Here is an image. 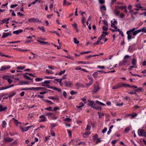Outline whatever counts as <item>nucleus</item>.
<instances>
[{
  "label": "nucleus",
  "mask_w": 146,
  "mask_h": 146,
  "mask_svg": "<svg viewBox=\"0 0 146 146\" xmlns=\"http://www.w3.org/2000/svg\"><path fill=\"white\" fill-rule=\"evenodd\" d=\"M101 11L102 12L103 11H106V7L104 5H103L100 7Z\"/></svg>",
  "instance_id": "nucleus-24"
},
{
  "label": "nucleus",
  "mask_w": 146,
  "mask_h": 146,
  "mask_svg": "<svg viewBox=\"0 0 146 146\" xmlns=\"http://www.w3.org/2000/svg\"><path fill=\"white\" fill-rule=\"evenodd\" d=\"M100 89L98 86H95L94 89L92 90V92L94 93H96L98 92Z\"/></svg>",
  "instance_id": "nucleus-7"
},
{
  "label": "nucleus",
  "mask_w": 146,
  "mask_h": 146,
  "mask_svg": "<svg viewBox=\"0 0 146 146\" xmlns=\"http://www.w3.org/2000/svg\"><path fill=\"white\" fill-rule=\"evenodd\" d=\"M129 67H130L129 68H128V70L129 71H130L132 70V68H137V66H134L133 65L132 66H130Z\"/></svg>",
  "instance_id": "nucleus-52"
},
{
  "label": "nucleus",
  "mask_w": 146,
  "mask_h": 146,
  "mask_svg": "<svg viewBox=\"0 0 146 146\" xmlns=\"http://www.w3.org/2000/svg\"><path fill=\"white\" fill-rule=\"evenodd\" d=\"M37 42H40L41 43V44H47V42H44L43 41H41L40 40H37Z\"/></svg>",
  "instance_id": "nucleus-51"
},
{
  "label": "nucleus",
  "mask_w": 146,
  "mask_h": 146,
  "mask_svg": "<svg viewBox=\"0 0 146 146\" xmlns=\"http://www.w3.org/2000/svg\"><path fill=\"white\" fill-rule=\"evenodd\" d=\"M142 90V89L141 88H137L136 89L134 90L135 92H137V91H140L141 90Z\"/></svg>",
  "instance_id": "nucleus-60"
},
{
  "label": "nucleus",
  "mask_w": 146,
  "mask_h": 146,
  "mask_svg": "<svg viewBox=\"0 0 146 146\" xmlns=\"http://www.w3.org/2000/svg\"><path fill=\"white\" fill-rule=\"evenodd\" d=\"M23 76L26 79L29 80H31L32 79L29 76H27L25 74H23Z\"/></svg>",
  "instance_id": "nucleus-33"
},
{
  "label": "nucleus",
  "mask_w": 146,
  "mask_h": 146,
  "mask_svg": "<svg viewBox=\"0 0 146 146\" xmlns=\"http://www.w3.org/2000/svg\"><path fill=\"white\" fill-rule=\"evenodd\" d=\"M66 72V70H64L63 71H61L58 74V75H61L62 74H64Z\"/></svg>",
  "instance_id": "nucleus-50"
},
{
  "label": "nucleus",
  "mask_w": 146,
  "mask_h": 146,
  "mask_svg": "<svg viewBox=\"0 0 146 146\" xmlns=\"http://www.w3.org/2000/svg\"><path fill=\"white\" fill-rule=\"evenodd\" d=\"M43 100L46 102V103L49 104H53L54 103L52 102L51 101L49 100H45V99H43Z\"/></svg>",
  "instance_id": "nucleus-30"
},
{
  "label": "nucleus",
  "mask_w": 146,
  "mask_h": 146,
  "mask_svg": "<svg viewBox=\"0 0 146 146\" xmlns=\"http://www.w3.org/2000/svg\"><path fill=\"white\" fill-rule=\"evenodd\" d=\"M10 67H11L10 66H2L0 69V70L1 71H2L4 70H5L10 68Z\"/></svg>",
  "instance_id": "nucleus-13"
},
{
  "label": "nucleus",
  "mask_w": 146,
  "mask_h": 146,
  "mask_svg": "<svg viewBox=\"0 0 146 146\" xmlns=\"http://www.w3.org/2000/svg\"><path fill=\"white\" fill-rule=\"evenodd\" d=\"M23 32V30L21 29H19L18 30L14 31L13 32V33L14 34H16L17 35H18L20 33H21Z\"/></svg>",
  "instance_id": "nucleus-15"
},
{
  "label": "nucleus",
  "mask_w": 146,
  "mask_h": 146,
  "mask_svg": "<svg viewBox=\"0 0 146 146\" xmlns=\"http://www.w3.org/2000/svg\"><path fill=\"white\" fill-rule=\"evenodd\" d=\"M137 63V59L134 58H133L131 61V63L132 64V65L135 66H137L136 64Z\"/></svg>",
  "instance_id": "nucleus-12"
},
{
  "label": "nucleus",
  "mask_w": 146,
  "mask_h": 146,
  "mask_svg": "<svg viewBox=\"0 0 146 146\" xmlns=\"http://www.w3.org/2000/svg\"><path fill=\"white\" fill-rule=\"evenodd\" d=\"M93 108L96 110H101L102 109L101 107L100 106H95L93 107Z\"/></svg>",
  "instance_id": "nucleus-28"
},
{
  "label": "nucleus",
  "mask_w": 146,
  "mask_h": 146,
  "mask_svg": "<svg viewBox=\"0 0 146 146\" xmlns=\"http://www.w3.org/2000/svg\"><path fill=\"white\" fill-rule=\"evenodd\" d=\"M107 130V128L105 127L104 129H103L102 131V133H105Z\"/></svg>",
  "instance_id": "nucleus-64"
},
{
  "label": "nucleus",
  "mask_w": 146,
  "mask_h": 146,
  "mask_svg": "<svg viewBox=\"0 0 146 146\" xmlns=\"http://www.w3.org/2000/svg\"><path fill=\"white\" fill-rule=\"evenodd\" d=\"M91 126L89 124H88L87 125V127L86 128V130H90L91 129Z\"/></svg>",
  "instance_id": "nucleus-41"
},
{
  "label": "nucleus",
  "mask_w": 146,
  "mask_h": 146,
  "mask_svg": "<svg viewBox=\"0 0 146 146\" xmlns=\"http://www.w3.org/2000/svg\"><path fill=\"white\" fill-rule=\"evenodd\" d=\"M125 16L124 14L123 13H121L119 15V17L121 19H123Z\"/></svg>",
  "instance_id": "nucleus-54"
},
{
  "label": "nucleus",
  "mask_w": 146,
  "mask_h": 146,
  "mask_svg": "<svg viewBox=\"0 0 146 146\" xmlns=\"http://www.w3.org/2000/svg\"><path fill=\"white\" fill-rule=\"evenodd\" d=\"M6 122L5 121H3L2 122V127L3 128H5L6 127Z\"/></svg>",
  "instance_id": "nucleus-39"
},
{
  "label": "nucleus",
  "mask_w": 146,
  "mask_h": 146,
  "mask_svg": "<svg viewBox=\"0 0 146 146\" xmlns=\"http://www.w3.org/2000/svg\"><path fill=\"white\" fill-rule=\"evenodd\" d=\"M46 73L48 74H53V72L52 71L49 70H48V69L46 70Z\"/></svg>",
  "instance_id": "nucleus-34"
},
{
  "label": "nucleus",
  "mask_w": 146,
  "mask_h": 146,
  "mask_svg": "<svg viewBox=\"0 0 146 146\" xmlns=\"http://www.w3.org/2000/svg\"><path fill=\"white\" fill-rule=\"evenodd\" d=\"M99 55H89V56H86V58L87 59H88L91 57H95L96 56H98Z\"/></svg>",
  "instance_id": "nucleus-35"
},
{
  "label": "nucleus",
  "mask_w": 146,
  "mask_h": 146,
  "mask_svg": "<svg viewBox=\"0 0 146 146\" xmlns=\"http://www.w3.org/2000/svg\"><path fill=\"white\" fill-rule=\"evenodd\" d=\"M78 64H90L88 62H83V61H79L78 62Z\"/></svg>",
  "instance_id": "nucleus-38"
},
{
  "label": "nucleus",
  "mask_w": 146,
  "mask_h": 146,
  "mask_svg": "<svg viewBox=\"0 0 146 146\" xmlns=\"http://www.w3.org/2000/svg\"><path fill=\"white\" fill-rule=\"evenodd\" d=\"M126 34L127 35V38L128 40H129L133 38H135L134 37H133L132 36V33L128 31H127Z\"/></svg>",
  "instance_id": "nucleus-4"
},
{
  "label": "nucleus",
  "mask_w": 146,
  "mask_h": 146,
  "mask_svg": "<svg viewBox=\"0 0 146 146\" xmlns=\"http://www.w3.org/2000/svg\"><path fill=\"white\" fill-rule=\"evenodd\" d=\"M93 82L90 81L89 83L86 84V85L87 86L89 87L91 85L93 84Z\"/></svg>",
  "instance_id": "nucleus-56"
},
{
  "label": "nucleus",
  "mask_w": 146,
  "mask_h": 146,
  "mask_svg": "<svg viewBox=\"0 0 146 146\" xmlns=\"http://www.w3.org/2000/svg\"><path fill=\"white\" fill-rule=\"evenodd\" d=\"M85 19L86 18L85 17H82V24H84V22H85Z\"/></svg>",
  "instance_id": "nucleus-63"
},
{
  "label": "nucleus",
  "mask_w": 146,
  "mask_h": 146,
  "mask_svg": "<svg viewBox=\"0 0 146 146\" xmlns=\"http://www.w3.org/2000/svg\"><path fill=\"white\" fill-rule=\"evenodd\" d=\"M22 90H36V88H33L32 87L31 88H23L21 89Z\"/></svg>",
  "instance_id": "nucleus-14"
},
{
  "label": "nucleus",
  "mask_w": 146,
  "mask_h": 146,
  "mask_svg": "<svg viewBox=\"0 0 146 146\" xmlns=\"http://www.w3.org/2000/svg\"><path fill=\"white\" fill-rule=\"evenodd\" d=\"M135 7L136 8H135V9L136 10L139 11V10L141 8H142V7L140 6V5L139 4H137L135 5Z\"/></svg>",
  "instance_id": "nucleus-19"
},
{
  "label": "nucleus",
  "mask_w": 146,
  "mask_h": 146,
  "mask_svg": "<svg viewBox=\"0 0 146 146\" xmlns=\"http://www.w3.org/2000/svg\"><path fill=\"white\" fill-rule=\"evenodd\" d=\"M38 29H39V30L42 32H45V29L43 26L41 27H38Z\"/></svg>",
  "instance_id": "nucleus-27"
},
{
  "label": "nucleus",
  "mask_w": 146,
  "mask_h": 146,
  "mask_svg": "<svg viewBox=\"0 0 146 146\" xmlns=\"http://www.w3.org/2000/svg\"><path fill=\"white\" fill-rule=\"evenodd\" d=\"M79 106H76V107L78 108H80L84 106V104L82 102H80L79 103Z\"/></svg>",
  "instance_id": "nucleus-32"
},
{
  "label": "nucleus",
  "mask_w": 146,
  "mask_h": 146,
  "mask_svg": "<svg viewBox=\"0 0 146 146\" xmlns=\"http://www.w3.org/2000/svg\"><path fill=\"white\" fill-rule=\"evenodd\" d=\"M98 113L99 115V118H100L101 117H102L104 115V114L103 113H100L99 112H98Z\"/></svg>",
  "instance_id": "nucleus-36"
},
{
  "label": "nucleus",
  "mask_w": 146,
  "mask_h": 146,
  "mask_svg": "<svg viewBox=\"0 0 146 146\" xmlns=\"http://www.w3.org/2000/svg\"><path fill=\"white\" fill-rule=\"evenodd\" d=\"M45 109L46 110H48V111H53L52 108L50 106H49L48 107L45 108Z\"/></svg>",
  "instance_id": "nucleus-45"
},
{
  "label": "nucleus",
  "mask_w": 146,
  "mask_h": 146,
  "mask_svg": "<svg viewBox=\"0 0 146 146\" xmlns=\"http://www.w3.org/2000/svg\"><path fill=\"white\" fill-rule=\"evenodd\" d=\"M25 68V66H17V69L22 70L24 69Z\"/></svg>",
  "instance_id": "nucleus-44"
},
{
  "label": "nucleus",
  "mask_w": 146,
  "mask_h": 146,
  "mask_svg": "<svg viewBox=\"0 0 146 146\" xmlns=\"http://www.w3.org/2000/svg\"><path fill=\"white\" fill-rule=\"evenodd\" d=\"M88 105L93 108L96 105V104L94 102V101L89 100L88 101Z\"/></svg>",
  "instance_id": "nucleus-5"
},
{
  "label": "nucleus",
  "mask_w": 146,
  "mask_h": 146,
  "mask_svg": "<svg viewBox=\"0 0 146 146\" xmlns=\"http://www.w3.org/2000/svg\"><path fill=\"white\" fill-rule=\"evenodd\" d=\"M31 126H29L25 127H23L22 126L20 128L21 130L23 132H25L27 131L29 128H30Z\"/></svg>",
  "instance_id": "nucleus-6"
},
{
  "label": "nucleus",
  "mask_w": 146,
  "mask_h": 146,
  "mask_svg": "<svg viewBox=\"0 0 146 146\" xmlns=\"http://www.w3.org/2000/svg\"><path fill=\"white\" fill-rule=\"evenodd\" d=\"M74 42L76 44H78L79 43V41L78 40H77V39L76 38H74Z\"/></svg>",
  "instance_id": "nucleus-49"
},
{
  "label": "nucleus",
  "mask_w": 146,
  "mask_h": 146,
  "mask_svg": "<svg viewBox=\"0 0 146 146\" xmlns=\"http://www.w3.org/2000/svg\"><path fill=\"white\" fill-rule=\"evenodd\" d=\"M45 115L48 117V118H50L52 115H54V114L51 113H45Z\"/></svg>",
  "instance_id": "nucleus-25"
},
{
  "label": "nucleus",
  "mask_w": 146,
  "mask_h": 146,
  "mask_svg": "<svg viewBox=\"0 0 146 146\" xmlns=\"http://www.w3.org/2000/svg\"><path fill=\"white\" fill-rule=\"evenodd\" d=\"M119 86L118 84L115 85V86H113L112 87V89H116L117 88H119Z\"/></svg>",
  "instance_id": "nucleus-55"
},
{
  "label": "nucleus",
  "mask_w": 146,
  "mask_h": 146,
  "mask_svg": "<svg viewBox=\"0 0 146 146\" xmlns=\"http://www.w3.org/2000/svg\"><path fill=\"white\" fill-rule=\"evenodd\" d=\"M48 98L49 99H51L52 100H58L59 99L58 98L57 96L53 97V96H49L48 97Z\"/></svg>",
  "instance_id": "nucleus-16"
},
{
  "label": "nucleus",
  "mask_w": 146,
  "mask_h": 146,
  "mask_svg": "<svg viewBox=\"0 0 146 146\" xmlns=\"http://www.w3.org/2000/svg\"><path fill=\"white\" fill-rule=\"evenodd\" d=\"M51 89H52L53 90H55L56 91H57L58 92H61V90L57 88L54 87H52L51 86Z\"/></svg>",
  "instance_id": "nucleus-22"
},
{
  "label": "nucleus",
  "mask_w": 146,
  "mask_h": 146,
  "mask_svg": "<svg viewBox=\"0 0 146 146\" xmlns=\"http://www.w3.org/2000/svg\"><path fill=\"white\" fill-rule=\"evenodd\" d=\"M138 134L139 136L146 137V131L143 129H139L138 131Z\"/></svg>",
  "instance_id": "nucleus-2"
},
{
  "label": "nucleus",
  "mask_w": 146,
  "mask_h": 146,
  "mask_svg": "<svg viewBox=\"0 0 146 146\" xmlns=\"http://www.w3.org/2000/svg\"><path fill=\"white\" fill-rule=\"evenodd\" d=\"M16 94V92H12V93L11 94H9L8 95V97L9 98H11L14 95H15Z\"/></svg>",
  "instance_id": "nucleus-31"
},
{
  "label": "nucleus",
  "mask_w": 146,
  "mask_h": 146,
  "mask_svg": "<svg viewBox=\"0 0 146 146\" xmlns=\"http://www.w3.org/2000/svg\"><path fill=\"white\" fill-rule=\"evenodd\" d=\"M135 29H136V28H133L131 29H130V30H128V31L132 33V32H134V31Z\"/></svg>",
  "instance_id": "nucleus-61"
},
{
  "label": "nucleus",
  "mask_w": 146,
  "mask_h": 146,
  "mask_svg": "<svg viewBox=\"0 0 146 146\" xmlns=\"http://www.w3.org/2000/svg\"><path fill=\"white\" fill-rule=\"evenodd\" d=\"M64 83L65 85V86H66L67 87L70 86L72 84L70 82L66 81Z\"/></svg>",
  "instance_id": "nucleus-21"
},
{
  "label": "nucleus",
  "mask_w": 146,
  "mask_h": 146,
  "mask_svg": "<svg viewBox=\"0 0 146 146\" xmlns=\"http://www.w3.org/2000/svg\"><path fill=\"white\" fill-rule=\"evenodd\" d=\"M129 56L127 55H126L123 58V60L120 61L119 64V65L120 67L124 66L127 62V59L129 57Z\"/></svg>",
  "instance_id": "nucleus-1"
},
{
  "label": "nucleus",
  "mask_w": 146,
  "mask_h": 146,
  "mask_svg": "<svg viewBox=\"0 0 146 146\" xmlns=\"http://www.w3.org/2000/svg\"><path fill=\"white\" fill-rule=\"evenodd\" d=\"M40 119L39 120V122L44 121L46 120V117L43 115H41L39 117Z\"/></svg>",
  "instance_id": "nucleus-11"
},
{
  "label": "nucleus",
  "mask_w": 146,
  "mask_h": 146,
  "mask_svg": "<svg viewBox=\"0 0 146 146\" xmlns=\"http://www.w3.org/2000/svg\"><path fill=\"white\" fill-rule=\"evenodd\" d=\"M7 107H3V106L0 105V111H3L7 109Z\"/></svg>",
  "instance_id": "nucleus-20"
},
{
  "label": "nucleus",
  "mask_w": 146,
  "mask_h": 146,
  "mask_svg": "<svg viewBox=\"0 0 146 146\" xmlns=\"http://www.w3.org/2000/svg\"><path fill=\"white\" fill-rule=\"evenodd\" d=\"M140 31L139 30V29L136 30L133 32L132 34L133 36H136L138 33L140 32Z\"/></svg>",
  "instance_id": "nucleus-26"
},
{
  "label": "nucleus",
  "mask_w": 146,
  "mask_h": 146,
  "mask_svg": "<svg viewBox=\"0 0 146 146\" xmlns=\"http://www.w3.org/2000/svg\"><path fill=\"white\" fill-rule=\"evenodd\" d=\"M137 115V114L136 113H133L131 114H128L127 115V116H131L130 118V119H133L135 117H136Z\"/></svg>",
  "instance_id": "nucleus-9"
},
{
  "label": "nucleus",
  "mask_w": 146,
  "mask_h": 146,
  "mask_svg": "<svg viewBox=\"0 0 146 146\" xmlns=\"http://www.w3.org/2000/svg\"><path fill=\"white\" fill-rule=\"evenodd\" d=\"M98 75V73L97 72H95L92 75L95 80L97 79V76Z\"/></svg>",
  "instance_id": "nucleus-29"
},
{
  "label": "nucleus",
  "mask_w": 146,
  "mask_h": 146,
  "mask_svg": "<svg viewBox=\"0 0 146 146\" xmlns=\"http://www.w3.org/2000/svg\"><path fill=\"white\" fill-rule=\"evenodd\" d=\"M88 79L90 80V81L93 82L94 79L92 76L90 75H88Z\"/></svg>",
  "instance_id": "nucleus-43"
},
{
  "label": "nucleus",
  "mask_w": 146,
  "mask_h": 146,
  "mask_svg": "<svg viewBox=\"0 0 146 146\" xmlns=\"http://www.w3.org/2000/svg\"><path fill=\"white\" fill-rule=\"evenodd\" d=\"M139 30L140 31V32H142L146 33V29L145 27L141 29H139Z\"/></svg>",
  "instance_id": "nucleus-40"
},
{
  "label": "nucleus",
  "mask_w": 146,
  "mask_h": 146,
  "mask_svg": "<svg viewBox=\"0 0 146 146\" xmlns=\"http://www.w3.org/2000/svg\"><path fill=\"white\" fill-rule=\"evenodd\" d=\"M67 131L68 132V135L69 137H72V133H71V131L69 129H67Z\"/></svg>",
  "instance_id": "nucleus-37"
},
{
  "label": "nucleus",
  "mask_w": 146,
  "mask_h": 146,
  "mask_svg": "<svg viewBox=\"0 0 146 146\" xmlns=\"http://www.w3.org/2000/svg\"><path fill=\"white\" fill-rule=\"evenodd\" d=\"M118 84L119 88H121L122 87L126 88V86L127 87L130 86L129 85V84H123L121 83Z\"/></svg>",
  "instance_id": "nucleus-8"
},
{
  "label": "nucleus",
  "mask_w": 146,
  "mask_h": 146,
  "mask_svg": "<svg viewBox=\"0 0 146 146\" xmlns=\"http://www.w3.org/2000/svg\"><path fill=\"white\" fill-rule=\"evenodd\" d=\"M129 127H126L124 131L125 132L128 133L129 130Z\"/></svg>",
  "instance_id": "nucleus-46"
},
{
  "label": "nucleus",
  "mask_w": 146,
  "mask_h": 146,
  "mask_svg": "<svg viewBox=\"0 0 146 146\" xmlns=\"http://www.w3.org/2000/svg\"><path fill=\"white\" fill-rule=\"evenodd\" d=\"M4 140L5 141L7 142H11L13 140V139L11 138L7 137Z\"/></svg>",
  "instance_id": "nucleus-17"
},
{
  "label": "nucleus",
  "mask_w": 146,
  "mask_h": 146,
  "mask_svg": "<svg viewBox=\"0 0 146 146\" xmlns=\"http://www.w3.org/2000/svg\"><path fill=\"white\" fill-rule=\"evenodd\" d=\"M75 86L78 88L80 86H81V85L78 82H77L75 84Z\"/></svg>",
  "instance_id": "nucleus-58"
},
{
  "label": "nucleus",
  "mask_w": 146,
  "mask_h": 146,
  "mask_svg": "<svg viewBox=\"0 0 146 146\" xmlns=\"http://www.w3.org/2000/svg\"><path fill=\"white\" fill-rule=\"evenodd\" d=\"M19 84L23 85V84H29V82L28 81H25L23 80H21L19 82Z\"/></svg>",
  "instance_id": "nucleus-10"
},
{
  "label": "nucleus",
  "mask_w": 146,
  "mask_h": 146,
  "mask_svg": "<svg viewBox=\"0 0 146 146\" xmlns=\"http://www.w3.org/2000/svg\"><path fill=\"white\" fill-rule=\"evenodd\" d=\"M7 34L6 33H3L2 35V38H4L5 37H7Z\"/></svg>",
  "instance_id": "nucleus-48"
},
{
  "label": "nucleus",
  "mask_w": 146,
  "mask_h": 146,
  "mask_svg": "<svg viewBox=\"0 0 146 146\" xmlns=\"http://www.w3.org/2000/svg\"><path fill=\"white\" fill-rule=\"evenodd\" d=\"M97 68H98L103 69H104V68H105V66H104L99 65V66H98Z\"/></svg>",
  "instance_id": "nucleus-53"
},
{
  "label": "nucleus",
  "mask_w": 146,
  "mask_h": 146,
  "mask_svg": "<svg viewBox=\"0 0 146 146\" xmlns=\"http://www.w3.org/2000/svg\"><path fill=\"white\" fill-rule=\"evenodd\" d=\"M114 13L116 15H118L120 13V11L116 10L114 11Z\"/></svg>",
  "instance_id": "nucleus-42"
},
{
  "label": "nucleus",
  "mask_w": 146,
  "mask_h": 146,
  "mask_svg": "<svg viewBox=\"0 0 146 146\" xmlns=\"http://www.w3.org/2000/svg\"><path fill=\"white\" fill-rule=\"evenodd\" d=\"M50 80H45L43 83L45 84H49L50 83Z\"/></svg>",
  "instance_id": "nucleus-57"
},
{
  "label": "nucleus",
  "mask_w": 146,
  "mask_h": 146,
  "mask_svg": "<svg viewBox=\"0 0 146 146\" xmlns=\"http://www.w3.org/2000/svg\"><path fill=\"white\" fill-rule=\"evenodd\" d=\"M64 121H66L67 122H69L71 121V119L70 118H66L64 119Z\"/></svg>",
  "instance_id": "nucleus-47"
},
{
  "label": "nucleus",
  "mask_w": 146,
  "mask_h": 146,
  "mask_svg": "<svg viewBox=\"0 0 146 146\" xmlns=\"http://www.w3.org/2000/svg\"><path fill=\"white\" fill-rule=\"evenodd\" d=\"M37 91L41 90L42 91L41 92H38V93L40 94H44L48 92L47 91L44 92L42 91H43L46 90V89L44 88L41 87H37Z\"/></svg>",
  "instance_id": "nucleus-3"
},
{
  "label": "nucleus",
  "mask_w": 146,
  "mask_h": 146,
  "mask_svg": "<svg viewBox=\"0 0 146 146\" xmlns=\"http://www.w3.org/2000/svg\"><path fill=\"white\" fill-rule=\"evenodd\" d=\"M36 21V19L32 18L30 19H28V21L29 22H35Z\"/></svg>",
  "instance_id": "nucleus-23"
},
{
  "label": "nucleus",
  "mask_w": 146,
  "mask_h": 146,
  "mask_svg": "<svg viewBox=\"0 0 146 146\" xmlns=\"http://www.w3.org/2000/svg\"><path fill=\"white\" fill-rule=\"evenodd\" d=\"M72 3H71L68 2L66 0H64L63 2V5L68 6L71 5Z\"/></svg>",
  "instance_id": "nucleus-18"
},
{
  "label": "nucleus",
  "mask_w": 146,
  "mask_h": 146,
  "mask_svg": "<svg viewBox=\"0 0 146 146\" xmlns=\"http://www.w3.org/2000/svg\"><path fill=\"white\" fill-rule=\"evenodd\" d=\"M77 94L76 92L73 91V90H71L70 92V94L71 95H74L75 94Z\"/></svg>",
  "instance_id": "nucleus-59"
},
{
  "label": "nucleus",
  "mask_w": 146,
  "mask_h": 146,
  "mask_svg": "<svg viewBox=\"0 0 146 146\" xmlns=\"http://www.w3.org/2000/svg\"><path fill=\"white\" fill-rule=\"evenodd\" d=\"M54 80L59 82L60 84H61V82L62 81L61 79H55Z\"/></svg>",
  "instance_id": "nucleus-62"
}]
</instances>
